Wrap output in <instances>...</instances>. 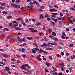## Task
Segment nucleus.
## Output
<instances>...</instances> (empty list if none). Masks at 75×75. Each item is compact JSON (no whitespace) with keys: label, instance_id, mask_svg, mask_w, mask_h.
Segmentation results:
<instances>
[{"label":"nucleus","instance_id":"57","mask_svg":"<svg viewBox=\"0 0 75 75\" xmlns=\"http://www.w3.org/2000/svg\"><path fill=\"white\" fill-rule=\"evenodd\" d=\"M55 45V46H57V45H58V44H57V42H54V45Z\"/></svg>","mask_w":75,"mask_h":75},{"label":"nucleus","instance_id":"29","mask_svg":"<svg viewBox=\"0 0 75 75\" xmlns=\"http://www.w3.org/2000/svg\"><path fill=\"white\" fill-rule=\"evenodd\" d=\"M25 23H29L28 19H27L26 20H25Z\"/></svg>","mask_w":75,"mask_h":75},{"label":"nucleus","instance_id":"39","mask_svg":"<svg viewBox=\"0 0 75 75\" xmlns=\"http://www.w3.org/2000/svg\"><path fill=\"white\" fill-rule=\"evenodd\" d=\"M41 25V24L40 22H39L37 24V25Z\"/></svg>","mask_w":75,"mask_h":75},{"label":"nucleus","instance_id":"62","mask_svg":"<svg viewBox=\"0 0 75 75\" xmlns=\"http://www.w3.org/2000/svg\"><path fill=\"white\" fill-rule=\"evenodd\" d=\"M22 41H25V38L22 39Z\"/></svg>","mask_w":75,"mask_h":75},{"label":"nucleus","instance_id":"20","mask_svg":"<svg viewBox=\"0 0 75 75\" xmlns=\"http://www.w3.org/2000/svg\"><path fill=\"white\" fill-rule=\"evenodd\" d=\"M40 18H42V19L43 18H44V16H43V15H40Z\"/></svg>","mask_w":75,"mask_h":75},{"label":"nucleus","instance_id":"50","mask_svg":"<svg viewBox=\"0 0 75 75\" xmlns=\"http://www.w3.org/2000/svg\"><path fill=\"white\" fill-rule=\"evenodd\" d=\"M12 23H16V24H18V22H16V21H13L12 22Z\"/></svg>","mask_w":75,"mask_h":75},{"label":"nucleus","instance_id":"30","mask_svg":"<svg viewBox=\"0 0 75 75\" xmlns=\"http://www.w3.org/2000/svg\"><path fill=\"white\" fill-rule=\"evenodd\" d=\"M70 10H72L73 11H75V9L72 8H69Z\"/></svg>","mask_w":75,"mask_h":75},{"label":"nucleus","instance_id":"11","mask_svg":"<svg viewBox=\"0 0 75 75\" xmlns=\"http://www.w3.org/2000/svg\"><path fill=\"white\" fill-rule=\"evenodd\" d=\"M46 65L47 67H49L51 65V64L50 63H46Z\"/></svg>","mask_w":75,"mask_h":75},{"label":"nucleus","instance_id":"14","mask_svg":"<svg viewBox=\"0 0 75 75\" xmlns=\"http://www.w3.org/2000/svg\"><path fill=\"white\" fill-rule=\"evenodd\" d=\"M5 68L6 69V71H9V70H10V68L8 67H5Z\"/></svg>","mask_w":75,"mask_h":75},{"label":"nucleus","instance_id":"58","mask_svg":"<svg viewBox=\"0 0 75 75\" xmlns=\"http://www.w3.org/2000/svg\"><path fill=\"white\" fill-rule=\"evenodd\" d=\"M27 68L28 69H31V67L30 66H28L27 67Z\"/></svg>","mask_w":75,"mask_h":75},{"label":"nucleus","instance_id":"35","mask_svg":"<svg viewBox=\"0 0 75 75\" xmlns=\"http://www.w3.org/2000/svg\"><path fill=\"white\" fill-rule=\"evenodd\" d=\"M51 23L52 25H54L55 23H54V22L52 21H51Z\"/></svg>","mask_w":75,"mask_h":75},{"label":"nucleus","instance_id":"41","mask_svg":"<svg viewBox=\"0 0 75 75\" xmlns=\"http://www.w3.org/2000/svg\"><path fill=\"white\" fill-rule=\"evenodd\" d=\"M22 52H24V51H25V50L24 48H22Z\"/></svg>","mask_w":75,"mask_h":75},{"label":"nucleus","instance_id":"38","mask_svg":"<svg viewBox=\"0 0 75 75\" xmlns=\"http://www.w3.org/2000/svg\"><path fill=\"white\" fill-rule=\"evenodd\" d=\"M43 52L45 55H47V54H48V53L47 52L45 51L44 50L43 51Z\"/></svg>","mask_w":75,"mask_h":75},{"label":"nucleus","instance_id":"64","mask_svg":"<svg viewBox=\"0 0 75 75\" xmlns=\"http://www.w3.org/2000/svg\"><path fill=\"white\" fill-rule=\"evenodd\" d=\"M52 17H57V16L55 15H52Z\"/></svg>","mask_w":75,"mask_h":75},{"label":"nucleus","instance_id":"23","mask_svg":"<svg viewBox=\"0 0 75 75\" xmlns=\"http://www.w3.org/2000/svg\"><path fill=\"white\" fill-rule=\"evenodd\" d=\"M40 8H42V9H44L45 8V7L44 6H41L40 7Z\"/></svg>","mask_w":75,"mask_h":75},{"label":"nucleus","instance_id":"19","mask_svg":"<svg viewBox=\"0 0 75 75\" xmlns=\"http://www.w3.org/2000/svg\"><path fill=\"white\" fill-rule=\"evenodd\" d=\"M2 13L3 14H7V12L6 11H4L2 12Z\"/></svg>","mask_w":75,"mask_h":75},{"label":"nucleus","instance_id":"31","mask_svg":"<svg viewBox=\"0 0 75 75\" xmlns=\"http://www.w3.org/2000/svg\"><path fill=\"white\" fill-rule=\"evenodd\" d=\"M49 58L50 59H51V60H52V56H49Z\"/></svg>","mask_w":75,"mask_h":75},{"label":"nucleus","instance_id":"55","mask_svg":"<svg viewBox=\"0 0 75 75\" xmlns=\"http://www.w3.org/2000/svg\"><path fill=\"white\" fill-rule=\"evenodd\" d=\"M39 35H40V36H41V35H42V34H43V33H39Z\"/></svg>","mask_w":75,"mask_h":75},{"label":"nucleus","instance_id":"54","mask_svg":"<svg viewBox=\"0 0 75 75\" xmlns=\"http://www.w3.org/2000/svg\"><path fill=\"white\" fill-rule=\"evenodd\" d=\"M48 31H49V32L50 33L52 32V30L51 29H49L48 30Z\"/></svg>","mask_w":75,"mask_h":75},{"label":"nucleus","instance_id":"2","mask_svg":"<svg viewBox=\"0 0 75 75\" xmlns=\"http://www.w3.org/2000/svg\"><path fill=\"white\" fill-rule=\"evenodd\" d=\"M40 57H41V55L40 54H39L37 56L36 58L38 60H39V61H41V60H42V59L40 58Z\"/></svg>","mask_w":75,"mask_h":75},{"label":"nucleus","instance_id":"53","mask_svg":"<svg viewBox=\"0 0 75 75\" xmlns=\"http://www.w3.org/2000/svg\"><path fill=\"white\" fill-rule=\"evenodd\" d=\"M56 56L57 57H61V55H59L58 54H57L56 55Z\"/></svg>","mask_w":75,"mask_h":75},{"label":"nucleus","instance_id":"4","mask_svg":"<svg viewBox=\"0 0 75 75\" xmlns=\"http://www.w3.org/2000/svg\"><path fill=\"white\" fill-rule=\"evenodd\" d=\"M2 56H3L4 57H5V58H8V55L4 54H2Z\"/></svg>","mask_w":75,"mask_h":75},{"label":"nucleus","instance_id":"13","mask_svg":"<svg viewBox=\"0 0 75 75\" xmlns=\"http://www.w3.org/2000/svg\"><path fill=\"white\" fill-rule=\"evenodd\" d=\"M1 6H6V4L4 3H2L0 4Z\"/></svg>","mask_w":75,"mask_h":75},{"label":"nucleus","instance_id":"36","mask_svg":"<svg viewBox=\"0 0 75 75\" xmlns=\"http://www.w3.org/2000/svg\"><path fill=\"white\" fill-rule=\"evenodd\" d=\"M50 74H53L54 72H55V71L53 70V71H50Z\"/></svg>","mask_w":75,"mask_h":75},{"label":"nucleus","instance_id":"48","mask_svg":"<svg viewBox=\"0 0 75 75\" xmlns=\"http://www.w3.org/2000/svg\"><path fill=\"white\" fill-rule=\"evenodd\" d=\"M69 22L71 23V24H74V22H72V21L71 20H69Z\"/></svg>","mask_w":75,"mask_h":75},{"label":"nucleus","instance_id":"12","mask_svg":"<svg viewBox=\"0 0 75 75\" xmlns=\"http://www.w3.org/2000/svg\"><path fill=\"white\" fill-rule=\"evenodd\" d=\"M46 50H53V49H52V48L48 47V48H46Z\"/></svg>","mask_w":75,"mask_h":75},{"label":"nucleus","instance_id":"40","mask_svg":"<svg viewBox=\"0 0 75 75\" xmlns=\"http://www.w3.org/2000/svg\"><path fill=\"white\" fill-rule=\"evenodd\" d=\"M54 40H55L56 41H58V39L57 38H54Z\"/></svg>","mask_w":75,"mask_h":75},{"label":"nucleus","instance_id":"3","mask_svg":"<svg viewBox=\"0 0 75 75\" xmlns=\"http://www.w3.org/2000/svg\"><path fill=\"white\" fill-rule=\"evenodd\" d=\"M21 6V5H19L18 6H17V5H15V8H20V6Z\"/></svg>","mask_w":75,"mask_h":75},{"label":"nucleus","instance_id":"52","mask_svg":"<svg viewBox=\"0 0 75 75\" xmlns=\"http://www.w3.org/2000/svg\"><path fill=\"white\" fill-rule=\"evenodd\" d=\"M21 62L19 60L17 61V64H19V63H20Z\"/></svg>","mask_w":75,"mask_h":75},{"label":"nucleus","instance_id":"42","mask_svg":"<svg viewBox=\"0 0 75 75\" xmlns=\"http://www.w3.org/2000/svg\"><path fill=\"white\" fill-rule=\"evenodd\" d=\"M11 5L12 6V7H15V4L13 3H11Z\"/></svg>","mask_w":75,"mask_h":75},{"label":"nucleus","instance_id":"7","mask_svg":"<svg viewBox=\"0 0 75 75\" xmlns=\"http://www.w3.org/2000/svg\"><path fill=\"white\" fill-rule=\"evenodd\" d=\"M51 19L52 20H53V21H54L55 22H57V19H55L52 17H51Z\"/></svg>","mask_w":75,"mask_h":75},{"label":"nucleus","instance_id":"46","mask_svg":"<svg viewBox=\"0 0 75 75\" xmlns=\"http://www.w3.org/2000/svg\"><path fill=\"white\" fill-rule=\"evenodd\" d=\"M43 45H44V46H45V47H47V46H48V45L44 43L43 44Z\"/></svg>","mask_w":75,"mask_h":75},{"label":"nucleus","instance_id":"28","mask_svg":"<svg viewBox=\"0 0 75 75\" xmlns=\"http://www.w3.org/2000/svg\"><path fill=\"white\" fill-rule=\"evenodd\" d=\"M45 17H46L47 18L50 17V16L48 15L47 14H45Z\"/></svg>","mask_w":75,"mask_h":75},{"label":"nucleus","instance_id":"37","mask_svg":"<svg viewBox=\"0 0 75 75\" xmlns=\"http://www.w3.org/2000/svg\"><path fill=\"white\" fill-rule=\"evenodd\" d=\"M0 8L1 10H4V7L0 6Z\"/></svg>","mask_w":75,"mask_h":75},{"label":"nucleus","instance_id":"59","mask_svg":"<svg viewBox=\"0 0 75 75\" xmlns=\"http://www.w3.org/2000/svg\"><path fill=\"white\" fill-rule=\"evenodd\" d=\"M34 49V50H36V51H39V49L38 48H35Z\"/></svg>","mask_w":75,"mask_h":75},{"label":"nucleus","instance_id":"21","mask_svg":"<svg viewBox=\"0 0 75 75\" xmlns=\"http://www.w3.org/2000/svg\"><path fill=\"white\" fill-rule=\"evenodd\" d=\"M31 32H32V33H36V32H37V30H31Z\"/></svg>","mask_w":75,"mask_h":75},{"label":"nucleus","instance_id":"51","mask_svg":"<svg viewBox=\"0 0 75 75\" xmlns=\"http://www.w3.org/2000/svg\"><path fill=\"white\" fill-rule=\"evenodd\" d=\"M69 38L68 37H65L64 38V39H65V40H68Z\"/></svg>","mask_w":75,"mask_h":75},{"label":"nucleus","instance_id":"47","mask_svg":"<svg viewBox=\"0 0 75 75\" xmlns=\"http://www.w3.org/2000/svg\"><path fill=\"white\" fill-rule=\"evenodd\" d=\"M0 36H1V37H2V36H6V34H2L0 35Z\"/></svg>","mask_w":75,"mask_h":75},{"label":"nucleus","instance_id":"8","mask_svg":"<svg viewBox=\"0 0 75 75\" xmlns=\"http://www.w3.org/2000/svg\"><path fill=\"white\" fill-rule=\"evenodd\" d=\"M17 38H18V41H20V42H21L22 41V40L21 39H20V37L19 36H17Z\"/></svg>","mask_w":75,"mask_h":75},{"label":"nucleus","instance_id":"5","mask_svg":"<svg viewBox=\"0 0 75 75\" xmlns=\"http://www.w3.org/2000/svg\"><path fill=\"white\" fill-rule=\"evenodd\" d=\"M33 3L34 4H36V5H39V4L38 3V2L36 1H33Z\"/></svg>","mask_w":75,"mask_h":75},{"label":"nucleus","instance_id":"6","mask_svg":"<svg viewBox=\"0 0 75 75\" xmlns=\"http://www.w3.org/2000/svg\"><path fill=\"white\" fill-rule=\"evenodd\" d=\"M37 52V51L34 49H32V54H35V53H36Z\"/></svg>","mask_w":75,"mask_h":75},{"label":"nucleus","instance_id":"49","mask_svg":"<svg viewBox=\"0 0 75 75\" xmlns=\"http://www.w3.org/2000/svg\"><path fill=\"white\" fill-rule=\"evenodd\" d=\"M2 61H4L5 62H7V59H2Z\"/></svg>","mask_w":75,"mask_h":75},{"label":"nucleus","instance_id":"63","mask_svg":"<svg viewBox=\"0 0 75 75\" xmlns=\"http://www.w3.org/2000/svg\"><path fill=\"white\" fill-rule=\"evenodd\" d=\"M27 38L28 39V40H31L32 39V37L30 38L29 37H28Z\"/></svg>","mask_w":75,"mask_h":75},{"label":"nucleus","instance_id":"60","mask_svg":"<svg viewBox=\"0 0 75 75\" xmlns=\"http://www.w3.org/2000/svg\"><path fill=\"white\" fill-rule=\"evenodd\" d=\"M66 56H68V55H69V54L68 53H66Z\"/></svg>","mask_w":75,"mask_h":75},{"label":"nucleus","instance_id":"1","mask_svg":"<svg viewBox=\"0 0 75 75\" xmlns=\"http://www.w3.org/2000/svg\"><path fill=\"white\" fill-rule=\"evenodd\" d=\"M22 66L21 67V68L22 69H25V70H26V71H28V70L26 68H25L27 67L28 66V64H26L24 65L22 64Z\"/></svg>","mask_w":75,"mask_h":75},{"label":"nucleus","instance_id":"33","mask_svg":"<svg viewBox=\"0 0 75 75\" xmlns=\"http://www.w3.org/2000/svg\"><path fill=\"white\" fill-rule=\"evenodd\" d=\"M52 35H54V36H56V33L55 32H53L52 34Z\"/></svg>","mask_w":75,"mask_h":75},{"label":"nucleus","instance_id":"9","mask_svg":"<svg viewBox=\"0 0 75 75\" xmlns=\"http://www.w3.org/2000/svg\"><path fill=\"white\" fill-rule=\"evenodd\" d=\"M43 52L44 50H42V49H40L38 52L39 54H40V53H41V52Z\"/></svg>","mask_w":75,"mask_h":75},{"label":"nucleus","instance_id":"32","mask_svg":"<svg viewBox=\"0 0 75 75\" xmlns=\"http://www.w3.org/2000/svg\"><path fill=\"white\" fill-rule=\"evenodd\" d=\"M48 44H51L52 45H54V42H52V43L48 42Z\"/></svg>","mask_w":75,"mask_h":75},{"label":"nucleus","instance_id":"56","mask_svg":"<svg viewBox=\"0 0 75 75\" xmlns=\"http://www.w3.org/2000/svg\"><path fill=\"white\" fill-rule=\"evenodd\" d=\"M61 55H62V56H63L64 55V52H62L61 53Z\"/></svg>","mask_w":75,"mask_h":75},{"label":"nucleus","instance_id":"17","mask_svg":"<svg viewBox=\"0 0 75 75\" xmlns=\"http://www.w3.org/2000/svg\"><path fill=\"white\" fill-rule=\"evenodd\" d=\"M18 24L16 23V24L15 25H14L13 26L14 28H15V29H16V27H17V26H18Z\"/></svg>","mask_w":75,"mask_h":75},{"label":"nucleus","instance_id":"18","mask_svg":"<svg viewBox=\"0 0 75 75\" xmlns=\"http://www.w3.org/2000/svg\"><path fill=\"white\" fill-rule=\"evenodd\" d=\"M21 20H22V18H19L16 19L17 21H21Z\"/></svg>","mask_w":75,"mask_h":75},{"label":"nucleus","instance_id":"15","mask_svg":"<svg viewBox=\"0 0 75 75\" xmlns=\"http://www.w3.org/2000/svg\"><path fill=\"white\" fill-rule=\"evenodd\" d=\"M26 45H27V44H26V43H24L23 44H21V45H20V46H25Z\"/></svg>","mask_w":75,"mask_h":75},{"label":"nucleus","instance_id":"44","mask_svg":"<svg viewBox=\"0 0 75 75\" xmlns=\"http://www.w3.org/2000/svg\"><path fill=\"white\" fill-rule=\"evenodd\" d=\"M61 66L62 67H63L64 66V63L63 62L61 64Z\"/></svg>","mask_w":75,"mask_h":75},{"label":"nucleus","instance_id":"22","mask_svg":"<svg viewBox=\"0 0 75 75\" xmlns=\"http://www.w3.org/2000/svg\"><path fill=\"white\" fill-rule=\"evenodd\" d=\"M12 17V16H7L8 19L11 18Z\"/></svg>","mask_w":75,"mask_h":75},{"label":"nucleus","instance_id":"34","mask_svg":"<svg viewBox=\"0 0 75 75\" xmlns=\"http://www.w3.org/2000/svg\"><path fill=\"white\" fill-rule=\"evenodd\" d=\"M58 74V72H55L53 73L52 75H57Z\"/></svg>","mask_w":75,"mask_h":75},{"label":"nucleus","instance_id":"61","mask_svg":"<svg viewBox=\"0 0 75 75\" xmlns=\"http://www.w3.org/2000/svg\"><path fill=\"white\" fill-rule=\"evenodd\" d=\"M0 51H1L2 52H4V51H5L3 49H0Z\"/></svg>","mask_w":75,"mask_h":75},{"label":"nucleus","instance_id":"27","mask_svg":"<svg viewBox=\"0 0 75 75\" xmlns=\"http://www.w3.org/2000/svg\"><path fill=\"white\" fill-rule=\"evenodd\" d=\"M20 2V0H16V3H19Z\"/></svg>","mask_w":75,"mask_h":75},{"label":"nucleus","instance_id":"43","mask_svg":"<svg viewBox=\"0 0 75 75\" xmlns=\"http://www.w3.org/2000/svg\"><path fill=\"white\" fill-rule=\"evenodd\" d=\"M57 18L58 19V20H62V18L59 17H57Z\"/></svg>","mask_w":75,"mask_h":75},{"label":"nucleus","instance_id":"45","mask_svg":"<svg viewBox=\"0 0 75 75\" xmlns=\"http://www.w3.org/2000/svg\"><path fill=\"white\" fill-rule=\"evenodd\" d=\"M42 57L43 58V60H45V61H46V60H47V59L44 58V56H42Z\"/></svg>","mask_w":75,"mask_h":75},{"label":"nucleus","instance_id":"10","mask_svg":"<svg viewBox=\"0 0 75 75\" xmlns=\"http://www.w3.org/2000/svg\"><path fill=\"white\" fill-rule=\"evenodd\" d=\"M22 28H20L19 27H18L16 28V30H21Z\"/></svg>","mask_w":75,"mask_h":75},{"label":"nucleus","instance_id":"16","mask_svg":"<svg viewBox=\"0 0 75 75\" xmlns=\"http://www.w3.org/2000/svg\"><path fill=\"white\" fill-rule=\"evenodd\" d=\"M33 45H35V46L36 47V48H38V45H37V43H33Z\"/></svg>","mask_w":75,"mask_h":75},{"label":"nucleus","instance_id":"26","mask_svg":"<svg viewBox=\"0 0 75 75\" xmlns=\"http://www.w3.org/2000/svg\"><path fill=\"white\" fill-rule=\"evenodd\" d=\"M3 31H8V29L7 28H5L4 29H3Z\"/></svg>","mask_w":75,"mask_h":75},{"label":"nucleus","instance_id":"24","mask_svg":"<svg viewBox=\"0 0 75 75\" xmlns=\"http://www.w3.org/2000/svg\"><path fill=\"white\" fill-rule=\"evenodd\" d=\"M72 68H73V67H70L69 68V69L70 73H71V72H72Z\"/></svg>","mask_w":75,"mask_h":75},{"label":"nucleus","instance_id":"25","mask_svg":"<svg viewBox=\"0 0 75 75\" xmlns=\"http://www.w3.org/2000/svg\"><path fill=\"white\" fill-rule=\"evenodd\" d=\"M49 11L50 12H54V9H50L49 10Z\"/></svg>","mask_w":75,"mask_h":75}]
</instances>
